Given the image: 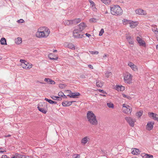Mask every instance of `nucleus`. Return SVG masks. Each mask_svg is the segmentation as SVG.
<instances>
[{"instance_id": "2f4dec72", "label": "nucleus", "mask_w": 158, "mask_h": 158, "mask_svg": "<svg viewBox=\"0 0 158 158\" xmlns=\"http://www.w3.org/2000/svg\"><path fill=\"white\" fill-rule=\"evenodd\" d=\"M118 90H120L121 91H123L124 90L125 87L123 86H118L116 87Z\"/></svg>"}, {"instance_id": "cd10ccee", "label": "nucleus", "mask_w": 158, "mask_h": 158, "mask_svg": "<svg viewBox=\"0 0 158 158\" xmlns=\"http://www.w3.org/2000/svg\"><path fill=\"white\" fill-rule=\"evenodd\" d=\"M81 143L85 144L88 142L87 138V137L83 138L81 140Z\"/></svg>"}, {"instance_id": "5701e85b", "label": "nucleus", "mask_w": 158, "mask_h": 158, "mask_svg": "<svg viewBox=\"0 0 158 158\" xmlns=\"http://www.w3.org/2000/svg\"><path fill=\"white\" fill-rule=\"evenodd\" d=\"M53 54L52 53H50L48 55V58L50 59L51 60H56L58 59L57 57H56L55 58H54L53 57Z\"/></svg>"}, {"instance_id": "de8ad7c7", "label": "nucleus", "mask_w": 158, "mask_h": 158, "mask_svg": "<svg viewBox=\"0 0 158 158\" xmlns=\"http://www.w3.org/2000/svg\"><path fill=\"white\" fill-rule=\"evenodd\" d=\"M18 22L19 23H22L24 22V20L23 19H20L18 21Z\"/></svg>"}, {"instance_id": "680f3d73", "label": "nucleus", "mask_w": 158, "mask_h": 158, "mask_svg": "<svg viewBox=\"0 0 158 158\" xmlns=\"http://www.w3.org/2000/svg\"><path fill=\"white\" fill-rule=\"evenodd\" d=\"M94 7H96L95 5H94L93 6L92 5V6H91V8L92 10H93V9Z\"/></svg>"}, {"instance_id": "f257e3e1", "label": "nucleus", "mask_w": 158, "mask_h": 158, "mask_svg": "<svg viewBox=\"0 0 158 158\" xmlns=\"http://www.w3.org/2000/svg\"><path fill=\"white\" fill-rule=\"evenodd\" d=\"M49 33V30L48 28L43 27L38 29L36 35L39 38H46L48 36Z\"/></svg>"}, {"instance_id": "774afa93", "label": "nucleus", "mask_w": 158, "mask_h": 158, "mask_svg": "<svg viewBox=\"0 0 158 158\" xmlns=\"http://www.w3.org/2000/svg\"><path fill=\"white\" fill-rule=\"evenodd\" d=\"M52 104H57V102H56L54 101H52Z\"/></svg>"}, {"instance_id": "a19ab883", "label": "nucleus", "mask_w": 158, "mask_h": 158, "mask_svg": "<svg viewBox=\"0 0 158 158\" xmlns=\"http://www.w3.org/2000/svg\"><path fill=\"white\" fill-rule=\"evenodd\" d=\"M89 21L92 22H96V19L95 18H92L89 19Z\"/></svg>"}, {"instance_id": "4c0bfd02", "label": "nucleus", "mask_w": 158, "mask_h": 158, "mask_svg": "<svg viewBox=\"0 0 158 158\" xmlns=\"http://www.w3.org/2000/svg\"><path fill=\"white\" fill-rule=\"evenodd\" d=\"M145 158H153V156L151 155L148 154H146L145 155Z\"/></svg>"}, {"instance_id": "7ed1b4c3", "label": "nucleus", "mask_w": 158, "mask_h": 158, "mask_svg": "<svg viewBox=\"0 0 158 158\" xmlns=\"http://www.w3.org/2000/svg\"><path fill=\"white\" fill-rule=\"evenodd\" d=\"M110 11L112 15L116 16L122 15L123 12L121 8L117 5H114L110 7Z\"/></svg>"}, {"instance_id": "6e6d98bb", "label": "nucleus", "mask_w": 158, "mask_h": 158, "mask_svg": "<svg viewBox=\"0 0 158 158\" xmlns=\"http://www.w3.org/2000/svg\"><path fill=\"white\" fill-rule=\"evenodd\" d=\"M88 66L89 68L90 69H93V66L91 64L88 65Z\"/></svg>"}, {"instance_id": "bf43d9fd", "label": "nucleus", "mask_w": 158, "mask_h": 158, "mask_svg": "<svg viewBox=\"0 0 158 158\" xmlns=\"http://www.w3.org/2000/svg\"><path fill=\"white\" fill-rule=\"evenodd\" d=\"M80 157V155L79 154H77L76 156V157H75L74 158H79Z\"/></svg>"}, {"instance_id": "dca6fc26", "label": "nucleus", "mask_w": 158, "mask_h": 158, "mask_svg": "<svg viewBox=\"0 0 158 158\" xmlns=\"http://www.w3.org/2000/svg\"><path fill=\"white\" fill-rule=\"evenodd\" d=\"M126 39L129 43V44H134V41H133V40L132 38H131V36L130 35H126Z\"/></svg>"}, {"instance_id": "79ce46f5", "label": "nucleus", "mask_w": 158, "mask_h": 158, "mask_svg": "<svg viewBox=\"0 0 158 158\" xmlns=\"http://www.w3.org/2000/svg\"><path fill=\"white\" fill-rule=\"evenodd\" d=\"M44 81L48 83H49L50 84V83L51 81V79L48 78H45L44 79Z\"/></svg>"}, {"instance_id": "e433bc0d", "label": "nucleus", "mask_w": 158, "mask_h": 158, "mask_svg": "<svg viewBox=\"0 0 158 158\" xmlns=\"http://www.w3.org/2000/svg\"><path fill=\"white\" fill-rule=\"evenodd\" d=\"M66 86V85L63 84H60L59 85V87L61 89L64 88Z\"/></svg>"}, {"instance_id": "8fccbe9b", "label": "nucleus", "mask_w": 158, "mask_h": 158, "mask_svg": "<svg viewBox=\"0 0 158 158\" xmlns=\"http://www.w3.org/2000/svg\"><path fill=\"white\" fill-rule=\"evenodd\" d=\"M1 158H10L9 157H8L7 155H2V157Z\"/></svg>"}, {"instance_id": "c9c22d12", "label": "nucleus", "mask_w": 158, "mask_h": 158, "mask_svg": "<svg viewBox=\"0 0 158 158\" xmlns=\"http://www.w3.org/2000/svg\"><path fill=\"white\" fill-rule=\"evenodd\" d=\"M101 1L104 4H109L111 2V0H101Z\"/></svg>"}, {"instance_id": "ddd939ff", "label": "nucleus", "mask_w": 158, "mask_h": 158, "mask_svg": "<svg viewBox=\"0 0 158 158\" xmlns=\"http://www.w3.org/2000/svg\"><path fill=\"white\" fill-rule=\"evenodd\" d=\"M154 124V122H148L146 126L147 129L148 130H152L153 128Z\"/></svg>"}, {"instance_id": "9d476101", "label": "nucleus", "mask_w": 158, "mask_h": 158, "mask_svg": "<svg viewBox=\"0 0 158 158\" xmlns=\"http://www.w3.org/2000/svg\"><path fill=\"white\" fill-rule=\"evenodd\" d=\"M122 110L123 112L125 114H131V109L128 105L126 107H125V108L124 109H123Z\"/></svg>"}, {"instance_id": "a211bd4d", "label": "nucleus", "mask_w": 158, "mask_h": 158, "mask_svg": "<svg viewBox=\"0 0 158 158\" xmlns=\"http://www.w3.org/2000/svg\"><path fill=\"white\" fill-rule=\"evenodd\" d=\"M129 24L130 27L131 28H134L138 25V23L137 22H133L131 20Z\"/></svg>"}, {"instance_id": "4d7b16f0", "label": "nucleus", "mask_w": 158, "mask_h": 158, "mask_svg": "<svg viewBox=\"0 0 158 158\" xmlns=\"http://www.w3.org/2000/svg\"><path fill=\"white\" fill-rule=\"evenodd\" d=\"M2 148H0V153H3L4 152H6V151H2Z\"/></svg>"}, {"instance_id": "ea45409f", "label": "nucleus", "mask_w": 158, "mask_h": 158, "mask_svg": "<svg viewBox=\"0 0 158 158\" xmlns=\"http://www.w3.org/2000/svg\"><path fill=\"white\" fill-rule=\"evenodd\" d=\"M104 32V29L103 28H102L101 29L100 31L99 35L100 36H101L103 34V33Z\"/></svg>"}, {"instance_id": "58836bf2", "label": "nucleus", "mask_w": 158, "mask_h": 158, "mask_svg": "<svg viewBox=\"0 0 158 158\" xmlns=\"http://www.w3.org/2000/svg\"><path fill=\"white\" fill-rule=\"evenodd\" d=\"M122 96L124 98H127L129 99H130L131 98L130 96L127 95L125 94H123Z\"/></svg>"}, {"instance_id": "4468645a", "label": "nucleus", "mask_w": 158, "mask_h": 158, "mask_svg": "<svg viewBox=\"0 0 158 158\" xmlns=\"http://www.w3.org/2000/svg\"><path fill=\"white\" fill-rule=\"evenodd\" d=\"M136 14L139 15H146V11L143 10L141 9H138L135 10Z\"/></svg>"}, {"instance_id": "0e129e2a", "label": "nucleus", "mask_w": 158, "mask_h": 158, "mask_svg": "<svg viewBox=\"0 0 158 158\" xmlns=\"http://www.w3.org/2000/svg\"><path fill=\"white\" fill-rule=\"evenodd\" d=\"M10 136H11V135H5V137H10Z\"/></svg>"}, {"instance_id": "aec40b11", "label": "nucleus", "mask_w": 158, "mask_h": 158, "mask_svg": "<svg viewBox=\"0 0 158 158\" xmlns=\"http://www.w3.org/2000/svg\"><path fill=\"white\" fill-rule=\"evenodd\" d=\"M103 83L101 81H97L96 86L98 87H101L103 85Z\"/></svg>"}, {"instance_id": "b1692460", "label": "nucleus", "mask_w": 158, "mask_h": 158, "mask_svg": "<svg viewBox=\"0 0 158 158\" xmlns=\"http://www.w3.org/2000/svg\"><path fill=\"white\" fill-rule=\"evenodd\" d=\"M64 24L65 25H69L73 24L72 20H65Z\"/></svg>"}, {"instance_id": "423d86ee", "label": "nucleus", "mask_w": 158, "mask_h": 158, "mask_svg": "<svg viewBox=\"0 0 158 158\" xmlns=\"http://www.w3.org/2000/svg\"><path fill=\"white\" fill-rule=\"evenodd\" d=\"M132 76L128 73H126L124 76V80L125 83L130 84L132 82Z\"/></svg>"}, {"instance_id": "39448f33", "label": "nucleus", "mask_w": 158, "mask_h": 158, "mask_svg": "<svg viewBox=\"0 0 158 158\" xmlns=\"http://www.w3.org/2000/svg\"><path fill=\"white\" fill-rule=\"evenodd\" d=\"M83 35V33L77 28H75L73 31V36L75 38H81Z\"/></svg>"}, {"instance_id": "393cba45", "label": "nucleus", "mask_w": 158, "mask_h": 158, "mask_svg": "<svg viewBox=\"0 0 158 158\" xmlns=\"http://www.w3.org/2000/svg\"><path fill=\"white\" fill-rule=\"evenodd\" d=\"M0 42L1 44L2 45H6V40L4 38H2L0 40Z\"/></svg>"}, {"instance_id": "bb28decb", "label": "nucleus", "mask_w": 158, "mask_h": 158, "mask_svg": "<svg viewBox=\"0 0 158 158\" xmlns=\"http://www.w3.org/2000/svg\"><path fill=\"white\" fill-rule=\"evenodd\" d=\"M70 103L68 101H64L62 102V104L64 106H70Z\"/></svg>"}, {"instance_id": "c756f323", "label": "nucleus", "mask_w": 158, "mask_h": 158, "mask_svg": "<svg viewBox=\"0 0 158 158\" xmlns=\"http://www.w3.org/2000/svg\"><path fill=\"white\" fill-rule=\"evenodd\" d=\"M143 111L142 110H140L139 112H137L136 113V115L139 118H140V117L143 114Z\"/></svg>"}, {"instance_id": "473e14b6", "label": "nucleus", "mask_w": 158, "mask_h": 158, "mask_svg": "<svg viewBox=\"0 0 158 158\" xmlns=\"http://www.w3.org/2000/svg\"><path fill=\"white\" fill-rule=\"evenodd\" d=\"M106 77L107 78L110 77L112 75V73L111 72L107 71L105 73Z\"/></svg>"}, {"instance_id": "f8f14e48", "label": "nucleus", "mask_w": 158, "mask_h": 158, "mask_svg": "<svg viewBox=\"0 0 158 158\" xmlns=\"http://www.w3.org/2000/svg\"><path fill=\"white\" fill-rule=\"evenodd\" d=\"M128 65L130 66L133 71H136L137 70V67L133 63L129 62L128 64Z\"/></svg>"}, {"instance_id": "09e8293b", "label": "nucleus", "mask_w": 158, "mask_h": 158, "mask_svg": "<svg viewBox=\"0 0 158 158\" xmlns=\"http://www.w3.org/2000/svg\"><path fill=\"white\" fill-rule=\"evenodd\" d=\"M92 10L95 13H97L98 11L96 7H94L93 9Z\"/></svg>"}, {"instance_id": "338daca9", "label": "nucleus", "mask_w": 158, "mask_h": 158, "mask_svg": "<svg viewBox=\"0 0 158 158\" xmlns=\"http://www.w3.org/2000/svg\"><path fill=\"white\" fill-rule=\"evenodd\" d=\"M62 100V98L60 97H59L58 98V99H57V100H59V101H60Z\"/></svg>"}, {"instance_id": "e2e57ef3", "label": "nucleus", "mask_w": 158, "mask_h": 158, "mask_svg": "<svg viewBox=\"0 0 158 158\" xmlns=\"http://www.w3.org/2000/svg\"><path fill=\"white\" fill-rule=\"evenodd\" d=\"M50 104H52V101L50 99L49 100H48V102Z\"/></svg>"}, {"instance_id": "69168bd1", "label": "nucleus", "mask_w": 158, "mask_h": 158, "mask_svg": "<svg viewBox=\"0 0 158 158\" xmlns=\"http://www.w3.org/2000/svg\"><path fill=\"white\" fill-rule=\"evenodd\" d=\"M74 102V101H71L69 102V103H70V105H72V103L73 102Z\"/></svg>"}, {"instance_id": "c03bdc74", "label": "nucleus", "mask_w": 158, "mask_h": 158, "mask_svg": "<svg viewBox=\"0 0 158 158\" xmlns=\"http://www.w3.org/2000/svg\"><path fill=\"white\" fill-rule=\"evenodd\" d=\"M86 75L82 74L80 76V77L81 78L84 79L86 78Z\"/></svg>"}, {"instance_id": "72a5a7b5", "label": "nucleus", "mask_w": 158, "mask_h": 158, "mask_svg": "<svg viewBox=\"0 0 158 158\" xmlns=\"http://www.w3.org/2000/svg\"><path fill=\"white\" fill-rule=\"evenodd\" d=\"M107 106L110 108H114V104L111 102H108L107 103Z\"/></svg>"}, {"instance_id": "0eeeda50", "label": "nucleus", "mask_w": 158, "mask_h": 158, "mask_svg": "<svg viewBox=\"0 0 158 158\" xmlns=\"http://www.w3.org/2000/svg\"><path fill=\"white\" fill-rule=\"evenodd\" d=\"M125 119L131 127H134V126L135 123V119L130 117H126Z\"/></svg>"}, {"instance_id": "49530a36", "label": "nucleus", "mask_w": 158, "mask_h": 158, "mask_svg": "<svg viewBox=\"0 0 158 158\" xmlns=\"http://www.w3.org/2000/svg\"><path fill=\"white\" fill-rule=\"evenodd\" d=\"M58 95L59 96L63 97L64 95V94L62 92H60L58 94Z\"/></svg>"}, {"instance_id": "f704fd0d", "label": "nucleus", "mask_w": 158, "mask_h": 158, "mask_svg": "<svg viewBox=\"0 0 158 158\" xmlns=\"http://www.w3.org/2000/svg\"><path fill=\"white\" fill-rule=\"evenodd\" d=\"M131 20H129L126 19H123V22L124 24H129V23L130 22Z\"/></svg>"}, {"instance_id": "7c9ffc66", "label": "nucleus", "mask_w": 158, "mask_h": 158, "mask_svg": "<svg viewBox=\"0 0 158 158\" xmlns=\"http://www.w3.org/2000/svg\"><path fill=\"white\" fill-rule=\"evenodd\" d=\"M98 90L99 92H101V93H102V94H101V95L104 96V97L106 96V94H107L106 92L104 91L103 90H101L100 89H98Z\"/></svg>"}, {"instance_id": "603ef678", "label": "nucleus", "mask_w": 158, "mask_h": 158, "mask_svg": "<svg viewBox=\"0 0 158 158\" xmlns=\"http://www.w3.org/2000/svg\"><path fill=\"white\" fill-rule=\"evenodd\" d=\"M145 155H146V153H142L141 154V156L142 157H144V158H145Z\"/></svg>"}, {"instance_id": "2eb2a0df", "label": "nucleus", "mask_w": 158, "mask_h": 158, "mask_svg": "<svg viewBox=\"0 0 158 158\" xmlns=\"http://www.w3.org/2000/svg\"><path fill=\"white\" fill-rule=\"evenodd\" d=\"M21 65L23 68L27 69H30L32 67V65H30L29 63L28 64H26L25 63L21 64Z\"/></svg>"}, {"instance_id": "13d9d810", "label": "nucleus", "mask_w": 158, "mask_h": 158, "mask_svg": "<svg viewBox=\"0 0 158 158\" xmlns=\"http://www.w3.org/2000/svg\"><path fill=\"white\" fill-rule=\"evenodd\" d=\"M51 97L52 98V99H53V100H56V98H55V96H51Z\"/></svg>"}, {"instance_id": "5fc2aeb1", "label": "nucleus", "mask_w": 158, "mask_h": 158, "mask_svg": "<svg viewBox=\"0 0 158 158\" xmlns=\"http://www.w3.org/2000/svg\"><path fill=\"white\" fill-rule=\"evenodd\" d=\"M85 35L89 38L91 35L90 34H88L87 33H85Z\"/></svg>"}, {"instance_id": "9b49d317", "label": "nucleus", "mask_w": 158, "mask_h": 158, "mask_svg": "<svg viewBox=\"0 0 158 158\" xmlns=\"http://www.w3.org/2000/svg\"><path fill=\"white\" fill-rule=\"evenodd\" d=\"M86 27V25L84 23H81L78 25V27L77 28L82 31Z\"/></svg>"}, {"instance_id": "4be33fe9", "label": "nucleus", "mask_w": 158, "mask_h": 158, "mask_svg": "<svg viewBox=\"0 0 158 158\" xmlns=\"http://www.w3.org/2000/svg\"><path fill=\"white\" fill-rule=\"evenodd\" d=\"M72 20L73 24H77L81 22V19H77Z\"/></svg>"}, {"instance_id": "37998d69", "label": "nucleus", "mask_w": 158, "mask_h": 158, "mask_svg": "<svg viewBox=\"0 0 158 158\" xmlns=\"http://www.w3.org/2000/svg\"><path fill=\"white\" fill-rule=\"evenodd\" d=\"M20 62L22 64L24 63H25L26 64H28V63L25 61V60L23 59H20Z\"/></svg>"}, {"instance_id": "a18cd8bd", "label": "nucleus", "mask_w": 158, "mask_h": 158, "mask_svg": "<svg viewBox=\"0 0 158 158\" xmlns=\"http://www.w3.org/2000/svg\"><path fill=\"white\" fill-rule=\"evenodd\" d=\"M89 3L90 4L91 6H92V5H93V6L94 5H95V4L93 1L90 0H89Z\"/></svg>"}, {"instance_id": "6ab92c4d", "label": "nucleus", "mask_w": 158, "mask_h": 158, "mask_svg": "<svg viewBox=\"0 0 158 158\" xmlns=\"http://www.w3.org/2000/svg\"><path fill=\"white\" fill-rule=\"evenodd\" d=\"M140 152L138 149L134 148L131 153L133 155H137L139 154Z\"/></svg>"}, {"instance_id": "1a4fd4ad", "label": "nucleus", "mask_w": 158, "mask_h": 158, "mask_svg": "<svg viewBox=\"0 0 158 158\" xmlns=\"http://www.w3.org/2000/svg\"><path fill=\"white\" fill-rule=\"evenodd\" d=\"M148 114L150 117H152L153 119L158 121V114L153 112H149Z\"/></svg>"}, {"instance_id": "20e7f679", "label": "nucleus", "mask_w": 158, "mask_h": 158, "mask_svg": "<svg viewBox=\"0 0 158 158\" xmlns=\"http://www.w3.org/2000/svg\"><path fill=\"white\" fill-rule=\"evenodd\" d=\"M39 110L44 114H46L47 111V103L43 102L40 103L38 106Z\"/></svg>"}, {"instance_id": "052dcab7", "label": "nucleus", "mask_w": 158, "mask_h": 158, "mask_svg": "<svg viewBox=\"0 0 158 158\" xmlns=\"http://www.w3.org/2000/svg\"><path fill=\"white\" fill-rule=\"evenodd\" d=\"M127 106H126V105L125 104H123V109H124L125 108V107H126Z\"/></svg>"}, {"instance_id": "a878e982", "label": "nucleus", "mask_w": 158, "mask_h": 158, "mask_svg": "<svg viewBox=\"0 0 158 158\" xmlns=\"http://www.w3.org/2000/svg\"><path fill=\"white\" fill-rule=\"evenodd\" d=\"M68 47L72 50H74L75 49V46L73 44L71 43H69L68 44Z\"/></svg>"}, {"instance_id": "c85d7f7f", "label": "nucleus", "mask_w": 158, "mask_h": 158, "mask_svg": "<svg viewBox=\"0 0 158 158\" xmlns=\"http://www.w3.org/2000/svg\"><path fill=\"white\" fill-rule=\"evenodd\" d=\"M22 42V39L20 37H18L15 40V43L17 44H19Z\"/></svg>"}, {"instance_id": "f03ea898", "label": "nucleus", "mask_w": 158, "mask_h": 158, "mask_svg": "<svg viewBox=\"0 0 158 158\" xmlns=\"http://www.w3.org/2000/svg\"><path fill=\"white\" fill-rule=\"evenodd\" d=\"M87 118L89 122L92 125H97L98 123L96 116L91 111H89L87 113Z\"/></svg>"}, {"instance_id": "6e6552de", "label": "nucleus", "mask_w": 158, "mask_h": 158, "mask_svg": "<svg viewBox=\"0 0 158 158\" xmlns=\"http://www.w3.org/2000/svg\"><path fill=\"white\" fill-rule=\"evenodd\" d=\"M136 39L140 46L143 47H145L146 46V43L145 42L142 40L140 37L139 36H137Z\"/></svg>"}, {"instance_id": "412c9836", "label": "nucleus", "mask_w": 158, "mask_h": 158, "mask_svg": "<svg viewBox=\"0 0 158 158\" xmlns=\"http://www.w3.org/2000/svg\"><path fill=\"white\" fill-rule=\"evenodd\" d=\"M15 155L17 158H27L26 156L21 155L18 153H16Z\"/></svg>"}, {"instance_id": "864d4df0", "label": "nucleus", "mask_w": 158, "mask_h": 158, "mask_svg": "<svg viewBox=\"0 0 158 158\" xmlns=\"http://www.w3.org/2000/svg\"><path fill=\"white\" fill-rule=\"evenodd\" d=\"M50 84H55V82L54 81L51 79V81Z\"/></svg>"}, {"instance_id": "3c124183", "label": "nucleus", "mask_w": 158, "mask_h": 158, "mask_svg": "<svg viewBox=\"0 0 158 158\" xmlns=\"http://www.w3.org/2000/svg\"><path fill=\"white\" fill-rule=\"evenodd\" d=\"M91 52H92V54H98V52L97 51H95V52L92 51Z\"/></svg>"}, {"instance_id": "f3484780", "label": "nucleus", "mask_w": 158, "mask_h": 158, "mask_svg": "<svg viewBox=\"0 0 158 158\" xmlns=\"http://www.w3.org/2000/svg\"><path fill=\"white\" fill-rule=\"evenodd\" d=\"M80 94L78 92H76V93H72L70 94H68L67 96L71 98H77V96H79Z\"/></svg>"}]
</instances>
